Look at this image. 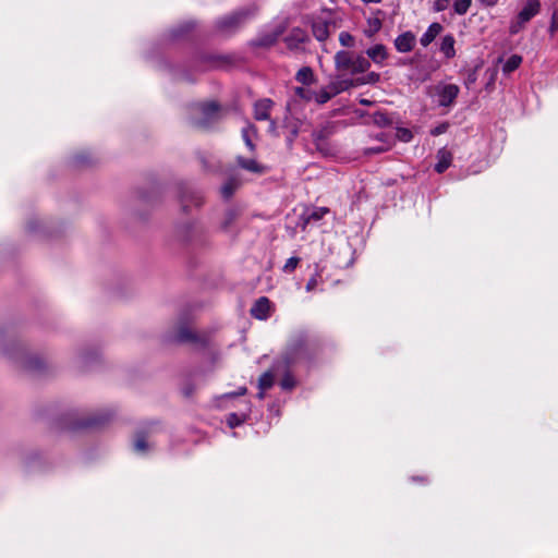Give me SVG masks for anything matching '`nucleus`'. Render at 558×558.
Returning <instances> with one entry per match:
<instances>
[{
  "label": "nucleus",
  "mask_w": 558,
  "mask_h": 558,
  "mask_svg": "<svg viewBox=\"0 0 558 558\" xmlns=\"http://www.w3.org/2000/svg\"><path fill=\"white\" fill-rule=\"evenodd\" d=\"M74 163L76 166H88L92 163V154L88 151H82L74 156Z\"/></svg>",
  "instance_id": "473e14b6"
},
{
  "label": "nucleus",
  "mask_w": 558,
  "mask_h": 558,
  "mask_svg": "<svg viewBox=\"0 0 558 558\" xmlns=\"http://www.w3.org/2000/svg\"><path fill=\"white\" fill-rule=\"evenodd\" d=\"M460 94V87L452 83L439 82L430 90L432 99L444 108H450L454 105Z\"/></svg>",
  "instance_id": "20e7f679"
},
{
  "label": "nucleus",
  "mask_w": 558,
  "mask_h": 558,
  "mask_svg": "<svg viewBox=\"0 0 558 558\" xmlns=\"http://www.w3.org/2000/svg\"><path fill=\"white\" fill-rule=\"evenodd\" d=\"M472 4V0H454L453 12L458 15H464Z\"/></svg>",
  "instance_id": "2f4dec72"
},
{
  "label": "nucleus",
  "mask_w": 558,
  "mask_h": 558,
  "mask_svg": "<svg viewBox=\"0 0 558 558\" xmlns=\"http://www.w3.org/2000/svg\"><path fill=\"white\" fill-rule=\"evenodd\" d=\"M299 263H300L299 257L293 256V257L288 258L282 267V271L286 274L293 272L296 269Z\"/></svg>",
  "instance_id": "c9c22d12"
},
{
  "label": "nucleus",
  "mask_w": 558,
  "mask_h": 558,
  "mask_svg": "<svg viewBox=\"0 0 558 558\" xmlns=\"http://www.w3.org/2000/svg\"><path fill=\"white\" fill-rule=\"evenodd\" d=\"M236 61V57L232 54H214L211 53V70L213 69H227L228 66L234 64Z\"/></svg>",
  "instance_id": "5701e85b"
},
{
  "label": "nucleus",
  "mask_w": 558,
  "mask_h": 558,
  "mask_svg": "<svg viewBox=\"0 0 558 558\" xmlns=\"http://www.w3.org/2000/svg\"><path fill=\"white\" fill-rule=\"evenodd\" d=\"M171 340L178 343H190L195 348H201L206 344L205 335H199L191 326L179 327L171 336Z\"/></svg>",
  "instance_id": "6e6552de"
},
{
  "label": "nucleus",
  "mask_w": 558,
  "mask_h": 558,
  "mask_svg": "<svg viewBox=\"0 0 558 558\" xmlns=\"http://www.w3.org/2000/svg\"><path fill=\"white\" fill-rule=\"evenodd\" d=\"M276 130H277V123H276V121H275V120L269 119V128H268L269 133L275 134V133H276Z\"/></svg>",
  "instance_id": "8fccbe9b"
},
{
  "label": "nucleus",
  "mask_w": 558,
  "mask_h": 558,
  "mask_svg": "<svg viewBox=\"0 0 558 558\" xmlns=\"http://www.w3.org/2000/svg\"><path fill=\"white\" fill-rule=\"evenodd\" d=\"M415 35L412 32H404L395 39V47L401 53L410 52L415 45Z\"/></svg>",
  "instance_id": "a211bd4d"
},
{
  "label": "nucleus",
  "mask_w": 558,
  "mask_h": 558,
  "mask_svg": "<svg viewBox=\"0 0 558 558\" xmlns=\"http://www.w3.org/2000/svg\"><path fill=\"white\" fill-rule=\"evenodd\" d=\"M246 391H247V389L245 387H243V388H240L238 392L230 393L229 396L230 397L243 396L246 393Z\"/></svg>",
  "instance_id": "3c124183"
},
{
  "label": "nucleus",
  "mask_w": 558,
  "mask_h": 558,
  "mask_svg": "<svg viewBox=\"0 0 558 558\" xmlns=\"http://www.w3.org/2000/svg\"><path fill=\"white\" fill-rule=\"evenodd\" d=\"M275 102L270 98H262L254 102L253 113L257 121H266L270 119V111Z\"/></svg>",
  "instance_id": "f3484780"
},
{
  "label": "nucleus",
  "mask_w": 558,
  "mask_h": 558,
  "mask_svg": "<svg viewBox=\"0 0 558 558\" xmlns=\"http://www.w3.org/2000/svg\"><path fill=\"white\" fill-rule=\"evenodd\" d=\"M258 7L250 4L226 14L216 20L214 33L220 36H229L238 32L246 22L256 16Z\"/></svg>",
  "instance_id": "f257e3e1"
},
{
  "label": "nucleus",
  "mask_w": 558,
  "mask_h": 558,
  "mask_svg": "<svg viewBox=\"0 0 558 558\" xmlns=\"http://www.w3.org/2000/svg\"><path fill=\"white\" fill-rule=\"evenodd\" d=\"M452 154L446 147L440 148L436 154L437 162L435 163V171L437 173L445 172L452 163Z\"/></svg>",
  "instance_id": "aec40b11"
},
{
  "label": "nucleus",
  "mask_w": 558,
  "mask_h": 558,
  "mask_svg": "<svg viewBox=\"0 0 558 558\" xmlns=\"http://www.w3.org/2000/svg\"><path fill=\"white\" fill-rule=\"evenodd\" d=\"M420 481L426 482L427 480L425 477H421Z\"/></svg>",
  "instance_id": "4d7b16f0"
},
{
  "label": "nucleus",
  "mask_w": 558,
  "mask_h": 558,
  "mask_svg": "<svg viewBox=\"0 0 558 558\" xmlns=\"http://www.w3.org/2000/svg\"><path fill=\"white\" fill-rule=\"evenodd\" d=\"M178 194L183 211L187 210L190 204H193L196 207L203 204V198L187 184H180L178 186Z\"/></svg>",
  "instance_id": "2eb2a0df"
},
{
  "label": "nucleus",
  "mask_w": 558,
  "mask_h": 558,
  "mask_svg": "<svg viewBox=\"0 0 558 558\" xmlns=\"http://www.w3.org/2000/svg\"><path fill=\"white\" fill-rule=\"evenodd\" d=\"M360 102H361L362 105H365V106L371 105V101H369V100H367V99H361V100H360Z\"/></svg>",
  "instance_id": "603ef678"
},
{
  "label": "nucleus",
  "mask_w": 558,
  "mask_h": 558,
  "mask_svg": "<svg viewBox=\"0 0 558 558\" xmlns=\"http://www.w3.org/2000/svg\"><path fill=\"white\" fill-rule=\"evenodd\" d=\"M295 80L303 85L313 84L315 81L313 70L310 66L301 68L295 74Z\"/></svg>",
  "instance_id": "cd10ccee"
},
{
  "label": "nucleus",
  "mask_w": 558,
  "mask_h": 558,
  "mask_svg": "<svg viewBox=\"0 0 558 558\" xmlns=\"http://www.w3.org/2000/svg\"><path fill=\"white\" fill-rule=\"evenodd\" d=\"M248 415L246 413H229L226 417V423L230 428H235L243 424L247 420Z\"/></svg>",
  "instance_id": "c85d7f7f"
},
{
  "label": "nucleus",
  "mask_w": 558,
  "mask_h": 558,
  "mask_svg": "<svg viewBox=\"0 0 558 558\" xmlns=\"http://www.w3.org/2000/svg\"><path fill=\"white\" fill-rule=\"evenodd\" d=\"M308 40V35L302 28H293L289 35L284 37V43L289 50L300 51L304 49V44Z\"/></svg>",
  "instance_id": "dca6fc26"
},
{
  "label": "nucleus",
  "mask_w": 558,
  "mask_h": 558,
  "mask_svg": "<svg viewBox=\"0 0 558 558\" xmlns=\"http://www.w3.org/2000/svg\"><path fill=\"white\" fill-rule=\"evenodd\" d=\"M483 7L492 8L495 7L499 0H477Z\"/></svg>",
  "instance_id": "de8ad7c7"
},
{
  "label": "nucleus",
  "mask_w": 558,
  "mask_h": 558,
  "mask_svg": "<svg viewBox=\"0 0 558 558\" xmlns=\"http://www.w3.org/2000/svg\"><path fill=\"white\" fill-rule=\"evenodd\" d=\"M315 353V347L310 344L305 337L296 336L288 343L282 354V361L289 368L300 362L311 361Z\"/></svg>",
  "instance_id": "f03ea898"
},
{
  "label": "nucleus",
  "mask_w": 558,
  "mask_h": 558,
  "mask_svg": "<svg viewBox=\"0 0 558 558\" xmlns=\"http://www.w3.org/2000/svg\"><path fill=\"white\" fill-rule=\"evenodd\" d=\"M280 386L284 390L293 389L295 386L294 377L290 373H287L280 380Z\"/></svg>",
  "instance_id": "4c0bfd02"
},
{
  "label": "nucleus",
  "mask_w": 558,
  "mask_h": 558,
  "mask_svg": "<svg viewBox=\"0 0 558 558\" xmlns=\"http://www.w3.org/2000/svg\"><path fill=\"white\" fill-rule=\"evenodd\" d=\"M210 108H211V121L218 117L223 116V113L226 111L217 101H214V100H211Z\"/></svg>",
  "instance_id": "a19ab883"
},
{
  "label": "nucleus",
  "mask_w": 558,
  "mask_h": 558,
  "mask_svg": "<svg viewBox=\"0 0 558 558\" xmlns=\"http://www.w3.org/2000/svg\"><path fill=\"white\" fill-rule=\"evenodd\" d=\"M236 163L244 170H247L253 173H263L265 168L259 165L255 159L244 158L239 156L236 158Z\"/></svg>",
  "instance_id": "bb28decb"
},
{
  "label": "nucleus",
  "mask_w": 558,
  "mask_h": 558,
  "mask_svg": "<svg viewBox=\"0 0 558 558\" xmlns=\"http://www.w3.org/2000/svg\"><path fill=\"white\" fill-rule=\"evenodd\" d=\"M331 24V16L330 13L328 12H323L322 14L314 16L311 22L314 37L318 41L326 40L329 36V29Z\"/></svg>",
  "instance_id": "9d476101"
},
{
  "label": "nucleus",
  "mask_w": 558,
  "mask_h": 558,
  "mask_svg": "<svg viewBox=\"0 0 558 558\" xmlns=\"http://www.w3.org/2000/svg\"><path fill=\"white\" fill-rule=\"evenodd\" d=\"M256 318L260 319V320H264L266 318H268V316H264V315H260V316H255Z\"/></svg>",
  "instance_id": "5fc2aeb1"
},
{
  "label": "nucleus",
  "mask_w": 558,
  "mask_h": 558,
  "mask_svg": "<svg viewBox=\"0 0 558 558\" xmlns=\"http://www.w3.org/2000/svg\"><path fill=\"white\" fill-rule=\"evenodd\" d=\"M294 93L296 96H299L302 99H305L307 101L313 99L314 92L305 88V87H295Z\"/></svg>",
  "instance_id": "ea45409f"
},
{
  "label": "nucleus",
  "mask_w": 558,
  "mask_h": 558,
  "mask_svg": "<svg viewBox=\"0 0 558 558\" xmlns=\"http://www.w3.org/2000/svg\"><path fill=\"white\" fill-rule=\"evenodd\" d=\"M335 65L338 71L355 75L367 72L371 68V61L361 53L340 50L335 56Z\"/></svg>",
  "instance_id": "7ed1b4c3"
},
{
  "label": "nucleus",
  "mask_w": 558,
  "mask_h": 558,
  "mask_svg": "<svg viewBox=\"0 0 558 558\" xmlns=\"http://www.w3.org/2000/svg\"><path fill=\"white\" fill-rule=\"evenodd\" d=\"M149 449V444L144 436H137L134 440V450L137 453H145Z\"/></svg>",
  "instance_id": "72a5a7b5"
},
{
  "label": "nucleus",
  "mask_w": 558,
  "mask_h": 558,
  "mask_svg": "<svg viewBox=\"0 0 558 558\" xmlns=\"http://www.w3.org/2000/svg\"><path fill=\"white\" fill-rule=\"evenodd\" d=\"M375 122L377 124H387L389 122V120L384 113H377L375 116Z\"/></svg>",
  "instance_id": "a18cd8bd"
},
{
  "label": "nucleus",
  "mask_w": 558,
  "mask_h": 558,
  "mask_svg": "<svg viewBox=\"0 0 558 558\" xmlns=\"http://www.w3.org/2000/svg\"><path fill=\"white\" fill-rule=\"evenodd\" d=\"M442 32V26L441 24L435 22V23H432L428 28L426 29V32L421 36L420 38V43L423 47H427L428 45H430L434 39Z\"/></svg>",
  "instance_id": "4be33fe9"
},
{
  "label": "nucleus",
  "mask_w": 558,
  "mask_h": 558,
  "mask_svg": "<svg viewBox=\"0 0 558 558\" xmlns=\"http://www.w3.org/2000/svg\"><path fill=\"white\" fill-rule=\"evenodd\" d=\"M450 0H435L433 3V10L435 12H442L449 8Z\"/></svg>",
  "instance_id": "79ce46f5"
},
{
  "label": "nucleus",
  "mask_w": 558,
  "mask_h": 558,
  "mask_svg": "<svg viewBox=\"0 0 558 558\" xmlns=\"http://www.w3.org/2000/svg\"><path fill=\"white\" fill-rule=\"evenodd\" d=\"M352 264V259L348 260L344 266H350Z\"/></svg>",
  "instance_id": "6e6d98bb"
},
{
  "label": "nucleus",
  "mask_w": 558,
  "mask_h": 558,
  "mask_svg": "<svg viewBox=\"0 0 558 558\" xmlns=\"http://www.w3.org/2000/svg\"><path fill=\"white\" fill-rule=\"evenodd\" d=\"M348 85H345L343 82H332L328 86L323 87L318 92H314L313 99L319 104H326L329 101L332 97L337 96L341 92H343Z\"/></svg>",
  "instance_id": "4468645a"
},
{
  "label": "nucleus",
  "mask_w": 558,
  "mask_h": 558,
  "mask_svg": "<svg viewBox=\"0 0 558 558\" xmlns=\"http://www.w3.org/2000/svg\"><path fill=\"white\" fill-rule=\"evenodd\" d=\"M275 311L274 303L267 296L258 298L250 310V314H269Z\"/></svg>",
  "instance_id": "412c9836"
},
{
  "label": "nucleus",
  "mask_w": 558,
  "mask_h": 558,
  "mask_svg": "<svg viewBox=\"0 0 558 558\" xmlns=\"http://www.w3.org/2000/svg\"><path fill=\"white\" fill-rule=\"evenodd\" d=\"M190 110V122L197 130L206 129L209 123V101L192 104Z\"/></svg>",
  "instance_id": "1a4fd4ad"
},
{
  "label": "nucleus",
  "mask_w": 558,
  "mask_h": 558,
  "mask_svg": "<svg viewBox=\"0 0 558 558\" xmlns=\"http://www.w3.org/2000/svg\"><path fill=\"white\" fill-rule=\"evenodd\" d=\"M456 39L453 35L448 34L445 35L440 43V52L445 56L446 59H452L456 56L454 49Z\"/></svg>",
  "instance_id": "393cba45"
},
{
  "label": "nucleus",
  "mask_w": 558,
  "mask_h": 558,
  "mask_svg": "<svg viewBox=\"0 0 558 558\" xmlns=\"http://www.w3.org/2000/svg\"><path fill=\"white\" fill-rule=\"evenodd\" d=\"M398 137L402 142H410L412 140V132L408 129H399L398 130Z\"/></svg>",
  "instance_id": "37998d69"
},
{
  "label": "nucleus",
  "mask_w": 558,
  "mask_h": 558,
  "mask_svg": "<svg viewBox=\"0 0 558 558\" xmlns=\"http://www.w3.org/2000/svg\"><path fill=\"white\" fill-rule=\"evenodd\" d=\"M521 63L522 57H520L519 54H512L505 61L502 65V71L504 73L509 74L517 70Z\"/></svg>",
  "instance_id": "c756f323"
},
{
  "label": "nucleus",
  "mask_w": 558,
  "mask_h": 558,
  "mask_svg": "<svg viewBox=\"0 0 558 558\" xmlns=\"http://www.w3.org/2000/svg\"><path fill=\"white\" fill-rule=\"evenodd\" d=\"M379 81V74L375 72H371L367 74L366 83H376Z\"/></svg>",
  "instance_id": "49530a36"
},
{
  "label": "nucleus",
  "mask_w": 558,
  "mask_h": 558,
  "mask_svg": "<svg viewBox=\"0 0 558 558\" xmlns=\"http://www.w3.org/2000/svg\"><path fill=\"white\" fill-rule=\"evenodd\" d=\"M256 136L257 129L254 124L247 123V125L242 129V140L250 151L255 150L254 140Z\"/></svg>",
  "instance_id": "b1692460"
},
{
  "label": "nucleus",
  "mask_w": 558,
  "mask_h": 558,
  "mask_svg": "<svg viewBox=\"0 0 558 558\" xmlns=\"http://www.w3.org/2000/svg\"><path fill=\"white\" fill-rule=\"evenodd\" d=\"M344 250L349 253H351V246L349 245V243H345L344 244Z\"/></svg>",
  "instance_id": "864d4df0"
},
{
  "label": "nucleus",
  "mask_w": 558,
  "mask_h": 558,
  "mask_svg": "<svg viewBox=\"0 0 558 558\" xmlns=\"http://www.w3.org/2000/svg\"><path fill=\"white\" fill-rule=\"evenodd\" d=\"M339 41L343 47H348V48L354 47V44H355L354 37L348 32L340 33Z\"/></svg>",
  "instance_id": "f704fd0d"
},
{
  "label": "nucleus",
  "mask_w": 558,
  "mask_h": 558,
  "mask_svg": "<svg viewBox=\"0 0 558 558\" xmlns=\"http://www.w3.org/2000/svg\"><path fill=\"white\" fill-rule=\"evenodd\" d=\"M541 11V1L525 0L524 5L518 14L511 20L509 33L515 35L520 33L525 25L536 16Z\"/></svg>",
  "instance_id": "39448f33"
},
{
  "label": "nucleus",
  "mask_w": 558,
  "mask_h": 558,
  "mask_svg": "<svg viewBox=\"0 0 558 558\" xmlns=\"http://www.w3.org/2000/svg\"><path fill=\"white\" fill-rule=\"evenodd\" d=\"M320 282H322V276H320L318 272H316V274H315L314 276H312V277L310 278V280L307 281L306 287H305V288H306V291H307V292H313V291H315V290L318 288V286L320 284Z\"/></svg>",
  "instance_id": "e433bc0d"
},
{
  "label": "nucleus",
  "mask_w": 558,
  "mask_h": 558,
  "mask_svg": "<svg viewBox=\"0 0 558 558\" xmlns=\"http://www.w3.org/2000/svg\"><path fill=\"white\" fill-rule=\"evenodd\" d=\"M196 23L193 21L182 22L168 32V36L171 40H185L194 37L196 32Z\"/></svg>",
  "instance_id": "ddd939ff"
},
{
  "label": "nucleus",
  "mask_w": 558,
  "mask_h": 558,
  "mask_svg": "<svg viewBox=\"0 0 558 558\" xmlns=\"http://www.w3.org/2000/svg\"><path fill=\"white\" fill-rule=\"evenodd\" d=\"M367 59L372 60L375 64L383 66L386 59L388 58V52L386 47L383 44H376L369 47L366 50Z\"/></svg>",
  "instance_id": "6ab92c4d"
},
{
  "label": "nucleus",
  "mask_w": 558,
  "mask_h": 558,
  "mask_svg": "<svg viewBox=\"0 0 558 558\" xmlns=\"http://www.w3.org/2000/svg\"><path fill=\"white\" fill-rule=\"evenodd\" d=\"M238 215H239L238 209L229 208L225 213V217H223V220L221 222V229L228 230L229 227L232 225V222L236 219Z\"/></svg>",
  "instance_id": "7c9ffc66"
},
{
  "label": "nucleus",
  "mask_w": 558,
  "mask_h": 558,
  "mask_svg": "<svg viewBox=\"0 0 558 558\" xmlns=\"http://www.w3.org/2000/svg\"><path fill=\"white\" fill-rule=\"evenodd\" d=\"M284 28L283 25L264 28L248 41V46L253 49L269 48L276 44L278 38L283 34Z\"/></svg>",
  "instance_id": "423d86ee"
},
{
  "label": "nucleus",
  "mask_w": 558,
  "mask_h": 558,
  "mask_svg": "<svg viewBox=\"0 0 558 558\" xmlns=\"http://www.w3.org/2000/svg\"><path fill=\"white\" fill-rule=\"evenodd\" d=\"M11 359L25 371H39L44 366V360L35 353L24 349H19L11 354Z\"/></svg>",
  "instance_id": "0eeeda50"
},
{
  "label": "nucleus",
  "mask_w": 558,
  "mask_h": 558,
  "mask_svg": "<svg viewBox=\"0 0 558 558\" xmlns=\"http://www.w3.org/2000/svg\"><path fill=\"white\" fill-rule=\"evenodd\" d=\"M329 208L327 207H313L307 208L299 218L298 227L301 228L302 231H305L311 223L318 222L323 219L327 214H329Z\"/></svg>",
  "instance_id": "f8f14e48"
},
{
  "label": "nucleus",
  "mask_w": 558,
  "mask_h": 558,
  "mask_svg": "<svg viewBox=\"0 0 558 558\" xmlns=\"http://www.w3.org/2000/svg\"><path fill=\"white\" fill-rule=\"evenodd\" d=\"M381 27V23L378 19L369 21V28L364 31V34L367 37H372L376 32H378Z\"/></svg>",
  "instance_id": "58836bf2"
},
{
  "label": "nucleus",
  "mask_w": 558,
  "mask_h": 558,
  "mask_svg": "<svg viewBox=\"0 0 558 558\" xmlns=\"http://www.w3.org/2000/svg\"><path fill=\"white\" fill-rule=\"evenodd\" d=\"M242 185V177L238 171H231L219 187L222 199L229 201Z\"/></svg>",
  "instance_id": "9b49d317"
},
{
  "label": "nucleus",
  "mask_w": 558,
  "mask_h": 558,
  "mask_svg": "<svg viewBox=\"0 0 558 558\" xmlns=\"http://www.w3.org/2000/svg\"><path fill=\"white\" fill-rule=\"evenodd\" d=\"M274 381H275V376L270 371H267L259 376V378H258L259 392L257 395V397L259 399H264L265 391L270 389L274 386Z\"/></svg>",
  "instance_id": "a878e982"
},
{
  "label": "nucleus",
  "mask_w": 558,
  "mask_h": 558,
  "mask_svg": "<svg viewBox=\"0 0 558 558\" xmlns=\"http://www.w3.org/2000/svg\"><path fill=\"white\" fill-rule=\"evenodd\" d=\"M557 31H558V16H557V13H554L553 17H551L550 26H549V32L551 34H555Z\"/></svg>",
  "instance_id": "c03bdc74"
},
{
  "label": "nucleus",
  "mask_w": 558,
  "mask_h": 558,
  "mask_svg": "<svg viewBox=\"0 0 558 558\" xmlns=\"http://www.w3.org/2000/svg\"><path fill=\"white\" fill-rule=\"evenodd\" d=\"M447 126L445 124L442 125H439L437 128H435L434 130H432V135H439V134H442L445 131H446Z\"/></svg>",
  "instance_id": "09e8293b"
}]
</instances>
